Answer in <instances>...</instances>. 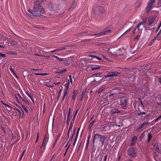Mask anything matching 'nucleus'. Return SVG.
<instances>
[{"label": "nucleus", "mask_w": 161, "mask_h": 161, "mask_svg": "<svg viewBox=\"0 0 161 161\" xmlns=\"http://www.w3.org/2000/svg\"><path fill=\"white\" fill-rule=\"evenodd\" d=\"M126 103L127 101L125 97H123L120 98V105L123 109H126Z\"/></svg>", "instance_id": "obj_5"}, {"label": "nucleus", "mask_w": 161, "mask_h": 161, "mask_svg": "<svg viewBox=\"0 0 161 161\" xmlns=\"http://www.w3.org/2000/svg\"><path fill=\"white\" fill-rule=\"evenodd\" d=\"M161 119V115L159 116L158 118L155 119V121H157Z\"/></svg>", "instance_id": "obj_40"}, {"label": "nucleus", "mask_w": 161, "mask_h": 161, "mask_svg": "<svg viewBox=\"0 0 161 161\" xmlns=\"http://www.w3.org/2000/svg\"><path fill=\"white\" fill-rule=\"evenodd\" d=\"M21 99L22 100L24 101H25V99L24 98L22 97V99Z\"/></svg>", "instance_id": "obj_59"}, {"label": "nucleus", "mask_w": 161, "mask_h": 161, "mask_svg": "<svg viewBox=\"0 0 161 161\" xmlns=\"http://www.w3.org/2000/svg\"><path fill=\"white\" fill-rule=\"evenodd\" d=\"M2 103L4 105V108H5L7 110L9 111L11 110V108L10 106H8V105L5 103H4L3 102H2Z\"/></svg>", "instance_id": "obj_20"}, {"label": "nucleus", "mask_w": 161, "mask_h": 161, "mask_svg": "<svg viewBox=\"0 0 161 161\" xmlns=\"http://www.w3.org/2000/svg\"><path fill=\"white\" fill-rule=\"evenodd\" d=\"M62 92V90H61L59 92L58 96V98L60 96Z\"/></svg>", "instance_id": "obj_44"}, {"label": "nucleus", "mask_w": 161, "mask_h": 161, "mask_svg": "<svg viewBox=\"0 0 161 161\" xmlns=\"http://www.w3.org/2000/svg\"><path fill=\"white\" fill-rule=\"evenodd\" d=\"M156 17V15H154L150 18L148 21V25H151L153 23Z\"/></svg>", "instance_id": "obj_9"}, {"label": "nucleus", "mask_w": 161, "mask_h": 161, "mask_svg": "<svg viewBox=\"0 0 161 161\" xmlns=\"http://www.w3.org/2000/svg\"><path fill=\"white\" fill-rule=\"evenodd\" d=\"M119 74L118 72H112L109 73L108 75L105 76L106 79H109L110 78H113L117 76Z\"/></svg>", "instance_id": "obj_7"}, {"label": "nucleus", "mask_w": 161, "mask_h": 161, "mask_svg": "<svg viewBox=\"0 0 161 161\" xmlns=\"http://www.w3.org/2000/svg\"><path fill=\"white\" fill-rule=\"evenodd\" d=\"M54 155H53L51 158V161L53 159V158H54Z\"/></svg>", "instance_id": "obj_57"}, {"label": "nucleus", "mask_w": 161, "mask_h": 161, "mask_svg": "<svg viewBox=\"0 0 161 161\" xmlns=\"http://www.w3.org/2000/svg\"><path fill=\"white\" fill-rule=\"evenodd\" d=\"M139 37L140 36L139 35H138L135 37V39H138L139 38Z\"/></svg>", "instance_id": "obj_49"}, {"label": "nucleus", "mask_w": 161, "mask_h": 161, "mask_svg": "<svg viewBox=\"0 0 161 161\" xmlns=\"http://www.w3.org/2000/svg\"><path fill=\"white\" fill-rule=\"evenodd\" d=\"M34 4H40L43 2L44 0H33Z\"/></svg>", "instance_id": "obj_16"}, {"label": "nucleus", "mask_w": 161, "mask_h": 161, "mask_svg": "<svg viewBox=\"0 0 161 161\" xmlns=\"http://www.w3.org/2000/svg\"><path fill=\"white\" fill-rule=\"evenodd\" d=\"M53 83L56 85H58L60 84V82L59 81H57L56 82H53Z\"/></svg>", "instance_id": "obj_39"}, {"label": "nucleus", "mask_w": 161, "mask_h": 161, "mask_svg": "<svg viewBox=\"0 0 161 161\" xmlns=\"http://www.w3.org/2000/svg\"><path fill=\"white\" fill-rule=\"evenodd\" d=\"M77 4V3L74 2L71 7L69 8V9L70 10H73L76 7Z\"/></svg>", "instance_id": "obj_17"}, {"label": "nucleus", "mask_w": 161, "mask_h": 161, "mask_svg": "<svg viewBox=\"0 0 161 161\" xmlns=\"http://www.w3.org/2000/svg\"><path fill=\"white\" fill-rule=\"evenodd\" d=\"M78 92L76 90H75L74 91L72 96V99L73 100H75L77 94Z\"/></svg>", "instance_id": "obj_14"}, {"label": "nucleus", "mask_w": 161, "mask_h": 161, "mask_svg": "<svg viewBox=\"0 0 161 161\" xmlns=\"http://www.w3.org/2000/svg\"><path fill=\"white\" fill-rule=\"evenodd\" d=\"M44 12V8L40 4H34L33 11L28 9L26 14L31 17V16H39Z\"/></svg>", "instance_id": "obj_1"}, {"label": "nucleus", "mask_w": 161, "mask_h": 161, "mask_svg": "<svg viewBox=\"0 0 161 161\" xmlns=\"http://www.w3.org/2000/svg\"><path fill=\"white\" fill-rule=\"evenodd\" d=\"M155 1V0H149L146 8V12L147 13H148L153 8Z\"/></svg>", "instance_id": "obj_2"}, {"label": "nucleus", "mask_w": 161, "mask_h": 161, "mask_svg": "<svg viewBox=\"0 0 161 161\" xmlns=\"http://www.w3.org/2000/svg\"><path fill=\"white\" fill-rule=\"evenodd\" d=\"M15 97L17 102L18 103L19 102V101L18 99V97L20 100L21 99H22V97L19 94H18L17 96H15Z\"/></svg>", "instance_id": "obj_23"}, {"label": "nucleus", "mask_w": 161, "mask_h": 161, "mask_svg": "<svg viewBox=\"0 0 161 161\" xmlns=\"http://www.w3.org/2000/svg\"><path fill=\"white\" fill-rule=\"evenodd\" d=\"M57 51V50H54L53 51H52L50 52H51V53H53V52H55V51Z\"/></svg>", "instance_id": "obj_55"}, {"label": "nucleus", "mask_w": 161, "mask_h": 161, "mask_svg": "<svg viewBox=\"0 0 161 161\" xmlns=\"http://www.w3.org/2000/svg\"><path fill=\"white\" fill-rule=\"evenodd\" d=\"M137 137L136 136H134L132 139V142L131 143V146L134 145L135 144V142L136 140L137 139Z\"/></svg>", "instance_id": "obj_15"}, {"label": "nucleus", "mask_w": 161, "mask_h": 161, "mask_svg": "<svg viewBox=\"0 0 161 161\" xmlns=\"http://www.w3.org/2000/svg\"><path fill=\"white\" fill-rule=\"evenodd\" d=\"M142 92L144 93V95H146L147 94L149 93V90L148 88H147L146 90H145L144 89L142 88Z\"/></svg>", "instance_id": "obj_19"}, {"label": "nucleus", "mask_w": 161, "mask_h": 161, "mask_svg": "<svg viewBox=\"0 0 161 161\" xmlns=\"http://www.w3.org/2000/svg\"><path fill=\"white\" fill-rule=\"evenodd\" d=\"M153 148L154 150L157 152H159L160 151L158 144L157 143H156L154 144L153 146Z\"/></svg>", "instance_id": "obj_13"}, {"label": "nucleus", "mask_w": 161, "mask_h": 161, "mask_svg": "<svg viewBox=\"0 0 161 161\" xmlns=\"http://www.w3.org/2000/svg\"><path fill=\"white\" fill-rule=\"evenodd\" d=\"M67 60H65L64 61V63L66 65H68L69 64V63L67 62Z\"/></svg>", "instance_id": "obj_45"}, {"label": "nucleus", "mask_w": 161, "mask_h": 161, "mask_svg": "<svg viewBox=\"0 0 161 161\" xmlns=\"http://www.w3.org/2000/svg\"><path fill=\"white\" fill-rule=\"evenodd\" d=\"M69 83H65V84L64 85V86H65V88L64 89V91H65L66 92H67V91L69 88Z\"/></svg>", "instance_id": "obj_18"}, {"label": "nucleus", "mask_w": 161, "mask_h": 161, "mask_svg": "<svg viewBox=\"0 0 161 161\" xmlns=\"http://www.w3.org/2000/svg\"><path fill=\"white\" fill-rule=\"evenodd\" d=\"M159 81L160 83H161V77L159 79Z\"/></svg>", "instance_id": "obj_60"}, {"label": "nucleus", "mask_w": 161, "mask_h": 161, "mask_svg": "<svg viewBox=\"0 0 161 161\" xmlns=\"http://www.w3.org/2000/svg\"><path fill=\"white\" fill-rule=\"evenodd\" d=\"M33 70H36V71L37 70V69H33Z\"/></svg>", "instance_id": "obj_62"}, {"label": "nucleus", "mask_w": 161, "mask_h": 161, "mask_svg": "<svg viewBox=\"0 0 161 161\" xmlns=\"http://www.w3.org/2000/svg\"><path fill=\"white\" fill-rule=\"evenodd\" d=\"M46 85L47 86H48L49 87H53V86H52L50 85Z\"/></svg>", "instance_id": "obj_50"}, {"label": "nucleus", "mask_w": 161, "mask_h": 161, "mask_svg": "<svg viewBox=\"0 0 161 161\" xmlns=\"http://www.w3.org/2000/svg\"><path fill=\"white\" fill-rule=\"evenodd\" d=\"M130 29H129L127 30L125 33H124L121 36H123L127 32L129 31L130 30Z\"/></svg>", "instance_id": "obj_42"}, {"label": "nucleus", "mask_w": 161, "mask_h": 161, "mask_svg": "<svg viewBox=\"0 0 161 161\" xmlns=\"http://www.w3.org/2000/svg\"><path fill=\"white\" fill-rule=\"evenodd\" d=\"M128 153L129 155L135 157L136 155V149L134 147L130 148L128 150Z\"/></svg>", "instance_id": "obj_4"}, {"label": "nucleus", "mask_w": 161, "mask_h": 161, "mask_svg": "<svg viewBox=\"0 0 161 161\" xmlns=\"http://www.w3.org/2000/svg\"><path fill=\"white\" fill-rule=\"evenodd\" d=\"M147 122H144L143 123L141 127H140V128H138V130H139L140 129H141V128H143V127H144L145 125H147Z\"/></svg>", "instance_id": "obj_33"}, {"label": "nucleus", "mask_w": 161, "mask_h": 161, "mask_svg": "<svg viewBox=\"0 0 161 161\" xmlns=\"http://www.w3.org/2000/svg\"><path fill=\"white\" fill-rule=\"evenodd\" d=\"M78 109H77V110L76 111V112H75V116H76V115L78 112Z\"/></svg>", "instance_id": "obj_56"}, {"label": "nucleus", "mask_w": 161, "mask_h": 161, "mask_svg": "<svg viewBox=\"0 0 161 161\" xmlns=\"http://www.w3.org/2000/svg\"><path fill=\"white\" fill-rule=\"evenodd\" d=\"M38 138H39V133H38L37 134V137L36 139V141H35L36 143L37 142V141H38Z\"/></svg>", "instance_id": "obj_43"}, {"label": "nucleus", "mask_w": 161, "mask_h": 161, "mask_svg": "<svg viewBox=\"0 0 161 161\" xmlns=\"http://www.w3.org/2000/svg\"><path fill=\"white\" fill-rule=\"evenodd\" d=\"M22 110L23 111V110H24L25 111V112L27 113L28 112V109H27V108L24 105H22Z\"/></svg>", "instance_id": "obj_25"}, {"label": "nucleus", "mask_w": 161, "mask_h": 161, "mask_svg": "<svg viewBox=\"0 0 161 161\" xmlns=\"http://www.w3.org/2000/svg\"><path fill=\"white\" fill-rule=\"evenodd\" d=\"M111 113L112 114H117L120 113V111L118 109L114 108L111 110Z\"/></svg>", "instance_id": "obj_12"}, {"label": "nucleus", "mask_w": 161, "mask_h": 161, "mask_svg": "<svg viewBox=\"0 0 161 161\" xmlns=\"http://www.w3.org/2000/svg\"><path fill=\"white\" fill-rule=\"evenodd\" d=\"M147 140L148 142L151 140L152 137V135L150 133H149L147 135Z\"/></svg>", "instance_id": "obj_28"}, {"label": "nucleus", "mask_w": 161, "mask_h": 161, "mask_svg": "<svg viewBox=\"0 0 161 161\" xmlns=\"http://www.w3.org/2000/svg\"><path fill=\"white\" fill-rule=\"evenodd\" d=\"M48 7L50 10H54L53 7V5L52 4H48Z\"/></svg>", "instance_id": "obj_31"}, {"label": "nucleus", "mask_w": 161, "mask_h": 161, "mask_svg": "<svg viewBox=\"0 0 161 161\" xmlns=\"http://www.w3.org/2000/svg\"><path fill=\"white\" fill-rule=\"evenodd\" d=\"M103 57L104 58L106 59V58L103 55H102Z\"/></svg>", "instance_id": "obj_63"}, {"label": "nucleus", "mask_w": 161, "mask_h": 161, "mask_svg": "<svg viewBox=\"0 0 161 161\" xmlns=\"http://www.w3.org/2000/svg\"><path fill=\"white\" fill-rule=\"evenodd\" d=\"M141 25V24H139L137 26V27L135 28L133 31V33H135L137 31H138L139 30V26Z\"/></svg>", "instance_id": "obj_24"}, {"label": "nucleus", "mask_w": 161, "mask_h": 161, "mask_svg": "<svg viewBox=\"0 0 161 161\" xmlns=\"http://www.w3.org/2000/svg\"><path fill=\"white\" fill-rule=\"evenodd\" d=\"M6 55L5 54L0 53V57H4Z\"/></svg>", "instance_id": "obj_41"}, {"label": "nucleus", "mask_w": 161, "mask_h": 161, "mask_svg": "<svg viewBox=\"0 0 161 161\" xmlns=\"http://www.w3.org/2000/svg\"><path fill=\"white\" fill-rule=\"evenodd\" d=\"M107 158V155H105L104 158V159L105 161H106Z\"/></svg>", "instance_id": "obj_48"}, {"label": "nucleus", "mask_w": 161, "mask_h": 161, "mask_svg": "<svg viewBox=\"0 0 161 161\" xmlns=\"http://www.w3.org/2000/svg\"><path fill=\"white\" fill-rule=\"evenodd\" d=\"M66 71V69H65L64 70H63V71H62V72L64 73V72Z\"/></svg>", "instance_id": "obj_58"}, {"label": "nucleus", "mask_w": 161, "mask_h": 161, "mask_svg": "<svg viewBox=\"0 0 161 161\" xmlns=\"http://www.w3.org/2000/svg\"><path fill=\"white\" fill-rule=\"evenodd\" d=\"M155 28H152L150 30L152 31V32L154 30Z\"/></svg>", "instance_id": "obj_51"}, {"label": "nucleus", "mask_w": 161, "mask_h": 161, "mask_svg": "<svg viewBox=\"0 0 161 161\" xmlns=\"http://www.w3.org/2000/svg\"><path fill=\"white\" fill-rule=\"evenodd\" d=\"M41 74L42 75H47V74L46 73H42Z\"/></svg>", "instance_id": "obj_53"}, {"label": "nucleus", "mask_w": 161, "mask_h": 161, "mask_svg": "<svg viewBox=\"0 0 161 161\" xmlns=\"http://www.w3.org/2000/svg\"><path fill=\"white\" fill-rule=\"evenodd\" d=\"M100 67L99 66H96L94 67H93L91 69L92 70H97L100 68Z\"/></svg>", "instance_id": "obj_26"}, {"label": "nucleus", "mask_w": 161, "mask_h": 161, "mask_svg": "<svg viewBox=\"0 0 161 161\" xmlns=\"http://www.w3.org/2000/svg\"><path fill=\"white\" fill-rule=\"evenodd\" d=\"M69 146L68 147H67V149H66V151H65V153H64V156H65V154H66V152H67V150H68V148H69Z\"/></svg>", "instance_id": "obj_52"}, {"label": "nucleus", "mask_w": 161, "mask_h": 161, "mask_svg": "<svg viewBox=\"0 0 161 161\" xmlns=\"http://www.w3.org/2000/svg\"><path fill=\"white\" fill-rule=\"evenodd\" d=\"M9 70L10 72L13 74L17 78H18V76L16 74L14 70L12 68H9Z\"/></svg>", "instance_id": "obj_22"}, {"label": "nucleus", "mask_w": 161, "mask_h": 161, "mask_svg": "<svg viewBox=\"0 0 161 161\" xmlns=\"http://www.w3.org/2000/svg\"><path fill=\"white\" fill-rule=\"evenodd\" d=\"M112 30L111 28H108L106 29L104 31L101 32L100 33L95 34L97 37L106 34L108 32H110Z\"/></svg>", "instance_id": "obj_6"}, {"label": "nucleus", "mask_w": 161, "mask_h": 161, "mask_svg": "<svg viewBox=\"0 0 161 161\" xmlns=\"http://www.w3.org/2000/svg\"><path fill=\"white\" fill-rule=\"evenodd\" d=\"M47 138L46 136H45L43 143L41 146V148L42 149V151L43 152L44 151L46 148V145L47 143Z\"/></svg>", "instance_id": "obj_8"}, {"label": "nucleus", "mask_w": 161, "mask_h": 161, "mask_svg": "<svg viewBox=\"0 0 161 161\" xmlns=\"http://www.w3.org/2000/svg\"><path fill=\"white\" fill-rule=\"evenodd\" d=\"M113 126L114 127H115L117 126L119 127L120 126V125H113Z\"/></svg>", "instance_id": "obj_46"}, {"label": "nucleus", "mask_w": 161, "mask_h": 161, "mask_svg": "<svg viewBox=\"0 0 161 161\" xmlns=\"http://www.w3.org/2000/svg\"><path fill=\"white\" fill-rule=\"evenodd\" d=\"M94 121H92V122H91L90 123L89 125V128H91L92 127V125L94 124Z\"/></svg>", "instance_id": "obj_35"}, {"label": "nucleus", "mask_w": 161, "mask_h": 161, "mask_svg": "<svg viewBox=\"0 0 161 161\" xmlns=\"http://www.w3.org/2000/svg\"><path fill=\"white\" fill-rule=\"evenodd\" d=\"M106 137L105 136H101L98 134H96L94 137V139H98L99 141L103 144L104 141L106 139Z\"/></svg>", "instance_id": "obj_3"}, {"label": "nucleus", "mask_w": 161, "mask_h": 161, "mask_svg": "<svg viewBox=\"0 0 161 161\" xmlns=\"http://www.w3.org/2000/svg\"><path fill=\"white\" fill-rule=\"evenodd\" d=\"M35 74L36 75H42L41 74H38V73H35Z\"/></svg>", "instance_id": "obj_54"}, {"label": "nucleus", "mask_w": 161, "mask_h": 161, "mask_svg": "<svg viewBox=\"0 0 161 161\" xmlns=\"http://www.w3.org/2000/svg\"><path fill=\"white\" fill-rule=\"evenodd\" d=\"M26 94L32 100V102L33 103H34V100L35 99H36V98L35 97L33 96V95L31 94L30 93H29L28 92L26 93Z\"/></svg>", "instance_id": "obj_11"}, {"label": "nucleus", "mask_w": 161, "mask_h": 161, "mask_svg": "<svg viewBox=\"0 0 161 161\" xmlns=\"http://www.w3.org/2000/svg\"><path fill=\"white\" fill-rule=\"evenodd\" d=\"M80 62L81 63L83 64V65H84V66H85V65H86V63L85 61L83 59H82L80 61Z\"/></svg>", "instance_id": "obj_34"}, {"label": "nucleus", "mask_w": 161, "mask_h": 161, "mask_svg": "<svg viewBox=\"0 0 161 161\" xmlns=\"http://www.w3.org/2000/svg\"><path fill=\"white\" fill-rule=\"evenodd\" d=\"M89 57L91 58H90V59H93L94 61L97 62L102 60L101 58L99 57H97L96 56H89Z\"/></svg>", "instance_id": "obj_10"}, {"label": "nucleus", "mask_w": 161, "mask_h": 161, "mask_svg": "<svg viewBox=\"0 0 161 161\" xmlns=\"http://www.w3.org/2000/svg\"><path fill=\"white\" fill-rule=\"evenodd\" d=\"M85 96V93L82 92L81 94V100H82L83 98V97H84Z\"/></svg>", "instance_id": "obj_36"}, {"label": "nucleus", "mask_w": 161, "mask_h": 161, "mask_svg": "<svg viewBox=\"0 0 161 161\" xmlns=\"http://www.w3.org/2000/svg\"><path fill=\"white\" fill-rule=\"evenodd\" d=\"M75 116H75V115L74 116V118H73V119H74L75 118Z\"/></svg>", "instance_id": "obj_64"}, {"label": "nucleus", "mask_w": 161, "mask_h": 161, "mask_svg": "<svg viewBox=\"0 0 161 161\" xmlns=\"http://www.w3.org/2000/svg\"><path fill=\"white\" fill-rule=\"evenodd\" d=\"M69 79L68 80V81L67 82L69 83V84L70 82L71 83H72V79L71 78V75H69Z\"/></svg>", "instance_id": "obj_32"}, {"label": "nucleus", "mask_w": 161, "mask_h": 161, "mask_svg": "<svg viewBox=\"0 0 161 161\" xmlns=\"http://www.w3.org/2000/svg\"><path fill=\"white\" fill-rule=\"evenodd\" d=\"M70 108H69V112H68V114L67 116V123H69V121H70Z\"/></svg>", "instance_id": "obj_21"}, {"label": "nucleus", "mask_w": 161, "mask_h": 161, "mask_svg": "<svg viewBox=\"0 0 161 161\" xmlns=\"http://www.w3.org/2000/svg\"><path fill=\"white\" fill-rule=\"evenodd\" d=\"M158 39V40H159L160 39L159 38H158V37L157 36H155L154 38L153 39V40H152L151 43L152 44L153 43L155 42V41L156 39Z\"/></svg>", "instance_id": "obj_29"}, {"label": "nucleus", "mask_w": 161, "mask_h": 161, "mask_svg": "<svg viewBox=\"0 0 161 161\" xmlns=\"http://www.w3.org/2000/svg\"><path fill=\"white\" fill-rule=\"evenodd\" d=\"M158 4L159 6H161V0H159L158 2Z\"/></svg>", "instance_id": "obj_47"}, {"label": "nucleus", "mask_w": 161, "mask_h": 161, "mask_svg": "<svg viewBox=\"0 0 161 161\" xmlns=\"http://www.w3.org/2000/svg\"><path fill=\"white\" fill-rule=\"evenodd\" d=\"M105 87H104V86L102 87L101 88H100V89H99L97 91V93H100L101 92H102L103 90L105 89Z\"/></svg>", "instance_id": "obj_30"}, {"label": "nucleus", "mask_w": 161, "mask_h": 161, "mask_svg": "<svg viewBox=\"0 0 161 161\" xmlns=\"http://www.w3.org/2000/svg\"><path fill=\"white\" fill-rule=\"evenodd\" d=\"M54 57L56 58L57 59H58L60 61H62L63 60V59L61 58H60L59 57H58V56H54Z\"/></svg>", "instance_id": "obj_38"}, {"label": "nucleus", "mask_w": 161, "mask_h": 161, "mask_svg": "<svg viewBox=\"0 0 161 161\" xmlns=\"http://www.w3.org/2000/svg\"><path fill=\"white\" fill-rule=\"evenodd\" d=\"M25 150H24V151L22 153V155H21V157L20 158V160H21L22 158L23 155H24V154L25 153Z\"/></svg>", "instance_id": "obj_37"}, {"label": "nucleus", "mask_w": 161, "mask_h": 161, "mask_svg": "<svg viewBox=\"0 0 161 161\" xmlns=\"http://www.w3.org/2000/svg\"><path fill=\"white\" fill-rule=\"evenodd\" d=\"M67 93V92H66L65 91H64V96H63V97L62 99V100L63 101H64V100L65 97L66 96Z\"/></svg>", "instance_id": "obj_27"}, {"label": "nucleus", "mask_w": 161, "mask_h": 161, "mask_svg": "<svg viewBox=\"0 0 161 161\" xmlns=\"http://www.w3.org/2000/svg\"><path fill=\"white\" fill-rule=\"evenodd\" d=\"M113 95V94H110L109 95V97H111V96H112Z\"/></svg>", "instance_id": "obj_61"}]
</instances>
